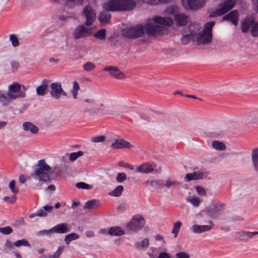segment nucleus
I'll list each match as a JSON object with an SVG mask.
<instances>
[{"instance_id": "1", "label": "nucleus", "mask_w": 258, "mask_h": 258, "mask_svg": "<svg viewBox=\"0 0 258 258\" xmlns=\"http://www.w3.org/2000/svg\"><path fill=\"white\" fill-rule=\"evenodd\" d=\"M136 6L134 0H109L103 4V11L98 19L102 24L108 23L111 18L109 12H125L133 10Z\"/></svg>"}, {"instance_id": "2", "label": "nucleus", "mask_w": 258, "mask_h": 258, "mask_svg": "<svg viewBox=\"0 0 258 258\" xmlns=\"http://www.w3.org/2000/svg\"><path fill=\"white\" fill-rule=\"evenodd\" d=\"M215 25V22H210L206 23L205 25L204 29L202 33H199L197 35V33L199 31V26L198 24H190L187 31L183 32V37L181 38V42L184 44H187L191 38L196 36L198 39V42L199 43L205 44L211 41L212 38V30Z\"/></svg>"}, {"instance_id": "3", "label": "nucleus", "mask_w": 258, "mask_h": 258, "mask_svg": "<svg viewBox=\"0 0 258 258\" xmlns=\"http://www.w3.org/2000/svg\"><path fill=\"white\" fill-rule=\"evenodd\" d=\"M163 27L157 26V24H147L143 27L142 25H136L134 27L122 29V35L127 38L135 39L144 35L147 33L149 35L155 36L162 34Z\"/></svg>"}, {"instance_id": "4", "label": "nucleus", "mask_w": 258, "mask_h": 258, "mask_svg": "<svg viewBox=\"0 0 258 258\" xmlns=\"http://www.w3.org/2000/svg\"><path fill=\"white\" fill-rule=\"evenodd\" d=\"M153 22L157 26H162L163 30L164 26H171L175 21L177 27L184 26L190 21V17L184 13H179L174 15V20L169 17H163L156 16L153 19Z\"/></svg>"}, {"instance_id": "5", "label": "nucleus", "mask_w": 258, "mask_h": 258, "mask_svg": "<svg viewBox=\"0 0 258 258\" xmlns=\"http://www.w3.org/2000/svg\"><path fill=\"white\" fill-rule=\"evenodd\" d=\"M52 174L51 168L44 159H42L38 161L37 168L35 170L32 176L40 181L48 182L50 180V175Z\"/></svg>"}, {"instance_id": "6", "label": "nucleus", "mask_w": 258, "mask_h": 258, "mask_svg": "<svg viewBox=\"0 0 258 258\" xmlns=\"http://www.w3.org/2000/svg\"><path fill=\"white\" fill-rule=\"evenodd\" d=\"M236 4V0H225L219 5V8L215 11H209V17L214 18L222 16L233 9Z\"/></svg>"}, {"instance_id": "7", "label": "nucleus", "mask_w": 258, "mask_h": 258, "mask_svg": "<svg viewBox=\"0 0 258 258\" xmlns=\"http://www.w3.org/2000/svg\"><path fill=\"white\" fill-rule=\"evenodd\" d=\"M144 225V219L140 215H136L127 224V227L129 230L136 231L142 229Z\"/></svg>"}, {"instance_id": "8", "label": "nucleus", "mask_w": 258, "mask_h": 258, "mask_svg": "<svg viewBox=\"0 0 258 258\" xmlns=\"http://www.w3.org/2000/svg\"><path fill=\"white\" fill-rule=\"evenodd\" d=\"M83 15L86 19L85 23L86 25H91L96 18V13L95 10L90 5L87 6L83 10Z\"/></svg>"}, {"instance_id": "9", "label": "nucleus", "mask_w": 258, "mask_h": 258, "mask_svg": "<svg viewBox=\"0 0 258 258\" xmlns=\"http://www.w3.org/2000/svg\"><path fill=\"white\" fill-rule=\"evenodd\" d=\"M21 89V86L18 83H14L9 87V92L8 94V97L11 99H15L17 97H24L25 93H20L18 95H13V93H19Z\"/></svg>"}, {"instance_id": "10", "label": "nucleus", "mask_w": 258, "mask_h": 258, "mask_svg": "<svg viewBox=\"0 0 258 258\" xmlns=\"http://www.w3.org/2000/svg\"><path fill=\"white\" fill-rule=\"evenodd\" d=\"M183 7L187 10L196 9L202 7L205 0H181Z\"/></svg>"}, {"instance_id": "11", "label": "nucleus", "mask_w": 258, "mask_h": 258, "mask_svg": "<svg viewBox=\"0 0 258 258\" xmlns=\"http://www.w3.org/2000/svg\"><path fill=\"white\" fill-rule=\"evenodd\" d=\"M91 31L83 25H79L74 30L73 35L76 39L88 37L91 35Z\"/></svg>"}, {"instance_id": "12", "label": "nucleus", "mask_w": 258, "mask_h": 258, "mask_svg": "<svg viewBox=\"0 0 258 258\" xmlns=\"http://www.w3.org/2000/svg\"><path fill=\"white\" fill-rule=\"evenodd\" d=\"M50 89L51 95L56 99H59L60 95L67 96V93L62 89L60 83H54L51 84Z\"/></svg>"}, {"instance_id": "13", "label": "nucleus", "mask_w": 258, "mask_h": 258, "mask_svg": "<svg viewBox=\"0 0 258 258\" xmlns=\"http://www.w3.org/2000/svg\"><path fill=\"white\" fill-rule=\"evenodd\" d=\"M104 71L109 72L111 76L116 79H122L125 77L124 74L116 67L107 66L104 68Z\"/></svg>"}, {"instance_id": "14", "label": "nucleus", "mask_w": 258, "mask_h": 258, "mask_svg": "<svg viewBox=\"0 0 258 258\" xmlns=\"http://www.w3.org/2000/svg\"><path fill=\"white\" fill-rule=\"evenodd\" d=\"M224 209V205L220 203H215L207 208V212L210 216H213L215 214L222 211Z\"/></svg>"}, {"instance_id": "15", "label": "nucleus", "mask_w": 258, "mask_h": 258, "mask_svg": "<svg viewBox=\"0 0 258 258\" xmlns=\"http://www.w3.org/2000/svg\"><path fill=\"white\" fill-rule=\"evenodd\" d=\"M239 15L237 10L232 11L223 17V21L229 20L235 26L237 25Z\"/></svg>"}, {"instance_id": "16", "label": "nucleus", "mask_w": 258, "mask_h": 258, "mask_svg": "<svg viewBox=\"0 0 258 258\" xmlns=\"http://www.w3.org/2000/svg\"><path fill=\"white\" fill-rule=\"evenodd\" d=\"M111 147L114 149L121 148H131L133 146L128 142L123 139L115 140V142L111 144Z\"/></svg>"}, {"instance_id": "17", "label": "nucleus", "mask_w": 258, "mask_h": 258, "mask_svg": "<svg viewBox=\"0 0 258 258\" xmlns=\"http://www.w3.org/2000/svg\"><path fill=\"white\" fill-rule=\"evenodd\" d=\"M155 165H152L150 163L146 162L140 165L137 168V171L142 173H149L154 170V167Z\"/></svg>"}, {"instance_id": "18", "label": "nucleus", "mask_w": 258, "mask_h": 258, "mask_svg": "<svg viewBox=\"0 0 258 258\" xmlns=\"http://www.w3.org/2000/svg\"><path fill=\"white\" fill-rule=\"evenodd\" d=\"M70 231L68 225L66 223H61L56 225L51 229L50 232L57 233H64Z\"/></svg>"}, {"instance_id": "19", "label": "nucleus", "mask_w": 258, "mask_h": 258, "mask_svg": "<svg viewBox=\"0 0 258 258\" xmlns=\"http://www.w3.org/2000/svg\"><path fill=\"white\" fill-rule=\"evenodd\" d=\"M203 173L199 171H195L192 173H187L185 175V178L186 181L189 182L191 180H199L202 179Z\"/></svg>"}, {"instance_id": "20", "label": "nucleus", "mask_w": 258, "mask_h": 258, "mask_svg": "<svg viewBox=\"0 0 258 258\" xmlns=\"http://www.w3.org/2000/svg\"><path fill=\"white\" fill-rule=\"evenodd\" d=\"M23 129L26 131H30L33 134L38 133L39 129L31 122H25L23 123Z\"/></svg>"}, {"instance_id": "21", "label": "nucleus", "mask_w": 258, "mask_h": 258, "mask_svg": "<svg viewBox=\"0 0 258 258\" xmlns=\"http://www.w3.org/2000/svg\"><path fill=\"white\" fill-rule=\"evenodd\" d=\"M254 20L252 18H247L245 19L241 23V31L243 33H246L248 31L249 27H251L253 24Z\"/></svg>"}, {"instance_id": "22", "label": "nucleus", "mask_w": 258, "mask_h": 258, "mask_svg": "<svg viewBox=\"0 0 258 258\" xmlns=\"http://www.w3.org/2000/svg\"><path fill=\"white\" fill-rule=\"evenodd\" d=\"M48 81L47 80H44L42 83L41 86H38L36 89V92L37 95L39 96H43L45 94L48 87Z\"/></svg>"}, {"instance_id": "23", "label": "nucleus", "mask_w": 258, "mask_h": 258, "mask_svg": "<svg viewBox=\"0 0 258 258\" xmlns=\"http://www.w3.org/2000/svg\"><path fill=\"white\" fill-rule=\"evenodd\" d=\"M101 206L99 201L92 200L86 203L84 208L86 209H96Z\"/></svg>"}, {"instance_id": "24", "label": "nucleus", "mask_w": 258, "mask_h": 258, "mask_svg": "<svg viewBox=\"0 0 258 258\" xmlns=\"http://www.w3.org/2000/svg\"><path fill=\"white\" fill-rule=\"evenodd\" d=\"M212 225H194L192 230L195 233H200L210 230L212 228Z\"/></svg>"}, {"instance_id": "25", "label": "nucleus", "mask_w": 258, "mask_h": 258, "mask_svg": "<svg viewBox=\"0 0 258 258\" xmlns=\"http://www.w3.org/2000/svg\"><path fill=\"white\" fill-rule=\"evenodd\" d=\"M108 233L111 236H121L124 234V231L121 227L115 226L111 227Z\"/></svg>"}, {"instance_id": "26", "label": "nucleus", "mask_w": 258, "mask_h": 258, "mask_svg": "<svg viewBox=\"0 0 258 258\" xmlns=\"http://www.w3.org/2000/svg\"><path fill=\"white\" fill-rule=\"evenodd\" d=\"M213 147L218 150H224L226 149V145L222 142L218 141H214L212 142Z\"/></svg>"}, {"instance_id": "27", "label": "nucleus", "mask_w": 258, "mask_h": 258, "mask_svg": "<svg viewBox=\"0 0 258 258\" xmlns=\"http://www.w3.org/2000/svg\"><path fill=\"white\" fill-rule=\"evenodd\" d=\"M178 12V8L176 6H170L167 7L165 12L168 15H176Z\"/></svg>"}, {"instance_id": "28", "label": "nucleus", "mask_w": 258, "mask_h": 258, "mask_svg": "<svg viewBox=\"0 0 258 258\" xmlns=\"http://www.w3.org/2000/svg\"><path fill=\"white\" fill-rule=\"evenodd\" d=\"M187 200L188 202L192 204L195 207H198L201 202L200 199L196 196L189 197Z\"/></svg>"}, {"instance_id": "29", "label": "nucleus", "mask_w": 258, "mask_h": 258, "mask_svg": "<svg viewBox=\"0 0 258 258\" xmlns=\"http://www.w3.org/2000/svg\"><path fill=\"white\" fill-rule=\"evenodd\" d=\"M78 238V235L75 233H72L66 236L64 241L67 244H69L71 241H72L73 240H76Z\"/></svg>"}, {"instance_id": "30", "label": "nucleus", "mask_w": 258, "mask_h": 258, "mask_svg": "<svg viewBox=\"0 0 258 258\" xmlns=\"http://www.w3.org/2000/svg\"><path fill=\"white\" fill-rule=\"evenodd\" d=\"M251 157L254 166L257 168L258 166V148L253 150Z\"/></svg>"}, {"instance_id": "31", "label": "nucleus", "mask_w": 258, "mask_h": 258, "mask_svg": "<svg viewBox=\"0 0 258 258\" xmlns=\"http://www.w3.org/2000/svg\"><path fill=\"white\" fill-rule=\"evenodd\" d=\"M123 190V187L122 185L117 186L113 191L110 192V195L114 197H119L121 195Z\"/></svg>"}, {"instance_id": "32", "label": "nucleus", "mask_w": 258, "mask_h": 258, "mask_svg": "<svg viewBox=\"0 0 258 258\" xmlns=\"http://www.w3.org/2000/svg\"><path fill=\"white\" fill-rule=\"evenodd\" d=\"M94 37L100 40H104L106 37V30L105 29H101L94 34Z\"/></svg>"}, {"instance_id": "33", "label": "nucleus", "mask_w": 258, "mask_h": 258, "mask_svg": "<svg viewBox=\"0 0 258 258\" xmlns=\"http://www.w3.org/2000/svg\"><path fill=\"white\" fill-rule=\"evenodd\" d=\"M80 89V86L79 83L77 81H74L73 83V87L71 91V92L75 99L77 98L78 95V91Z\"/></svg>"}, {"instance_id": "34", "label": "nucleus", "mask_w": 258, "mask_h": 258, "mask_svg": "<svg viewBox=\"0 0 258 258\" xmlns=\"http://www.w3.org/2000/svg\"><path fill=\"white\" fill-rule=\"evenodd\" d=\"M14 245L16 247H20L21 246H30L29 243L25 239L17 240L14 243Z\"/></svg>"}, {"instance_id": "35", "label": "nucleus", "mask_w": 258, "mask_h": 258, "mask_svg": "<svg viewBox=\"0 0 258 258\" xmlns=\"http://www.w3.org/2000/svg\"><path fill=\"white\" fill-rule=\"evenodd\" d=\"M182 224L180 222L178 221L174 223L172 233L174 234V237H176L180 228Z\"/></svg>"}, {"instance_id": "36", "label": "nucleus", "mask_w": 258, "mask_h": 258, "mask_svg": "<svg viewBox=\"0 0 258 258\" xmlns=\"http://www.w3.org/2000/svg\"><path fill=\"white\" fill-rule=\"evenodd\" d=\"M251 34L253 37L258 36V23L255 21L253 22L251 26V29L250 31Z\"/></svg>"}, {"instance_id": "37", "label": "nucleus", "mask_w": 258, "mask_h": 258, "mask_svg": "<svg viewBox=\"0 0 258 258\" xmlns=\"http://www.w3.org/2000/svg\"><path fill=\"white\" fill-rule=\"evenodd\" d=\"M149 242L148 239H144L141 242L137 244V246L139 248H147L149 246Z\"/></svg>"}, {"instance_id": "38", "label": "nucleus", "mask_w": 258, "mask_h": 258, "mask_svg": "<svg viewBox=\"0 0 258 258\" xmlns=\"http://www.w3.org/2000/svg\"><path fill=\"white\" fill-rule=\"evenodd\" d=\"M83 153L82 151H78L77 152L72 153L70 154L69 159L71 161H74L76 160L79 157L83 155Z\"/></svg>"}, {"instance_id": "39", "label": "nucleus", "mask_w": 258, "mask_h": 258, "mask_svg": "<svg viewBox=\"0 0 258 258\" xmlns=\"http://www.w3.org/2000/svg\"><path fill=\"white\" fill-rule=\"evenodd\" d=\"M10 39L13 46L16 47L19 45L18 39L15 35L11 34L10 36Z\"/></svg>"}, {"instance_id": "40", "label": "nucleus", "mask_w": 258, "mask_h": 258, "mask_svg": "<svg viewBox=\"0 0 258 258\" xmlns=\"http://www.w3.org/2000/svg\"><path fill=\"white\" fill-rule=\"evenodd\" d=\"M76 186L78 188L82 189H91L92 186L85 182H80L76 183Z\"/></svg>"}, {"instance_id": "41", "label": "nucleus", "mask_w": 258, "mask_h": 258, "mask_svg": "<svg viewBox=\"0 0 258 258\" xmlns=\"http://www.w3.org/2000/svg\"><path fill=\"white\" fill-rule=\"evenodd\" d=\"M9 187L14 194H17L19 192L18 188L16 187L15 181L14 180L11 181L10 182Z\"/></svg>"}, {"instance_id": "42", "label": "nucleus", "mask_w": 258, "mask_h": 258, "mask_svg": "<svg viewBox=\"0 0 258 258\" xmlns=\"http://www.w3.org/2000/svg\"><path fill=\"white\" fill-rule=\"evenodd\" d=\"M13 232V229L10 226L0 228V232L4 234H9Z\"/></svg>"}, {"instance_id": "43", "label": "nucleus", "mask_w": 258, "mask_h": 258, "mask_svg": "<svg viewBox=\"0 0 258 258\" xmlns=\"http://www.w3.org/2000/svg\"><path fill=\"white\" fill-rule=\"evenodd\" d=\"M95 68V66L91 62H87L83 66L84 69L87 71H92Z\"/></svg>"}, {"instance_id": "44", "label": "nucleus", "mask_w": 258, "mask_h": 258, "mask_svg": "<svg viewBox=\"0 0 258 258\" xmlns=\"http://www.w3.org/2000/svg\"><path fill=\"white\" fill-rule=\"evenodd\" d=\"M126 176L124 173H118L116 176V180L118 182H122L126 180Z\"/></svg>"}, {"instance_id": "45", "label": "nucleus", "mask_w": 258, "mask_h": 258, "mask_svg": "<svg viewBox=\"0 0 258 258\" xmlns=\"http://www.w3.org/2000/svg\"><path fill=\"white\" fill-rule=\"evenodd\" d=\"M105 139L106 138L104 136L94 137L91 138V141L94 143L103 142L105 140Z\"/></svg>"}, {"instance_id": "46", "label": "nucleus", "mask_w": 258, "mask_h": 258, "mask_svg": "<svg viewBox=\"0 0 258 258\" xmlns=\"http://www.w3.org/2000/svg\"><path fill=\"white\" fill-rule=\"evenodd\" d=\"M196 189L197 190V191L199 195L201 196L206 195V192L205 189L204 187L201 186H197L196 187Z\"/></svg>"}, {"instance_id": "47", "label": "nucleus", "mask_w": 258, "mask_h": 258, "mask_svg": "<svg viewBox=\"0 0 258 258\" xmlns=\"http://www.w3.org/2000/svg\"><path fill=\"white\" fill-rule=\"evenodd\" d=\"M63 250V247L60 246L58 248L57 250L52 255H51L50 257L58 258L59 255L62 252Z\"/></svg>"}, {"instance_id": "48", "label": "nucleus", "mask_w": 258, "mask_h": 258, "mask_svg": "<svg viewBox=\"0 0 258 258\" xmlns=\"http://www.w3.org/2000/svg\"><path fill=\"white\" fill-rule=\"evenodd\" d=\"M4 200L7 203L13 204L16 201L17 198L15 196H12L11 197H5Z\"/></svg>"}, {"instance_id": "49", "label": "nucleus", "mask_w": 258, "mask_h": 258, "mask_svg": "<svg viewBox=\"0 0 258 258\" xmlns=\"http://www.w3.org/2000/svg\"><path fill=\"white\" fill-rule=\"evenodd\" d=\"M146 2L151 5H158L160 4H163L162 0H145Z\"/></svg>"}, {"instance_id": "50", "label": "nucleus", "mask_w": 258, "mask_h": 258, "mask_svg": "<svg viewBox=\"0 0 258 258\" xmlns=\"http://www.w3.org/2000/svg\"><path fill=\"white\" fill-rule=\"evenodd\" d=\"M177 184L178 182L175 181L167 180H166L164 186H166L167 187H170L171 186H175Z\"/></svg>"}, {"instance_id": "51", "label": "nucleus", "mask_w": 258, "mask_h": 258, "mask_svg": "<svg viewBox=\"0 0 258 258\" xmlns=\"http://www.w3.org/2000/svg\"><path fill=\"white\" fill-rule=\"evenodd\" d=\"M176 258H189V255L186 252H179L175 255Z\"/></svg>"}, {"instance_id": "52", "label": "nucleus", "mask_w": 258, "mask_h": 258, "mask_svg": "<svg viewBox=\"0 0 258 258\" xmlns=\"http://www.w3.org/2000/svg\"><path fill=\"white\" fill-rule=\"evenodd\" d=\"M118 165L120 166H123L125 168H129L131 170H133L134 169V167L133 165L128 163H124L123 161L119 162Z\"/></svg>"}, {"instance_id": "53", "label": "nucleus", "mask_w": 258, "mask_h": 258, "mask_svg": "<svg viewBox=\"0 0 258 258\" xmlns=\"http://www.w3.org/2000/svg\"><path fill=\"white\" fill-rule=\"evenodd\" d=\"M14 243L13 244L12 242L9 240H7L5 245L6 249H11L14 248Z\"/></svg>"}, {"instance_id": "54", "label": "nucleus", "mask_w": 258, "mask_h": 258, "mask_svg": "<svg viewBox=\"0 0 258 258\" xmlns=\"http://www.w3.org/2000/svg\"><path fill=\"white\" fill-rule=\"evenodd\" d=\"M104 107L103 104H99L96 105L95 107V110L93 111L94 113L102 112V108Z\"/></svg>"}, {"instance_id": "55", "label": "nucleus", "mask_w": 258, "mask_h": 258, "mask_svg": "<svg viewBox=\"0 0 258 258\" xmlns=\"http://www.w3.org/2000/svg\"><path fill=\"white\" fill-rule=\"evenodd\" d=\"M35 215L39 217H44L47 216V213L44 212L43 210L40 209L37 211Z\"/></svg>"}, {"instance_id": "56", "label": "nucleus", "mask_w": 258, "mask_h": 258, "mask_svg": "<svg viewBox=\"0 0 258 258\" xmlns=\"http://www.w3.org/2000/svg\"><path fill=\"white\" fill-rule=\"evenodd\" d=\"M68 4L69 3H74L78 5H82L84 0H66Z\"/></svg>"}, {"instance_id": "57", "label": "nucleus", "mask_w": 258, "mask_h": 258, "mask_svg": "<svg viewBox=\"0 0 258 258\" xmlns=\"http://www.w3.org/2000/svg\"><path fill=\"white\" fill-rule=\"evenodd\" d=\"M158 258H170V256L168 253L163 252L159 254Z\"/></svg>"}, {"instance_id": "58", "label": "nucleus", "mask_w": 258, "mask_h": 258, "mask_svg": "<svg viewBox=\"0 0 258 258\" xmlns=\"http://www.w3.org/2000/svg\"><path fill=\"white\" fill-rule=\"evenodd\" d=\"M243 234H245L247 237H251L253 235L258 234V232H255L253 233L250 232H243Z\"/></svg>"}, {"instance_id": "59", "label": "nucleus", "mask_w": 258, "mask_h": 258, "mask_svg": "<svg viewBox=\"0 0 258 258\" xmlns=\"http://www.w3.org/2000/svg\"><path fill=\"white\" fill-rule=\"evenodd\" d=\"M53 208V207L52 206H45L44 207H43L44 210L48 212H51Z\"/></svg>"}, {"instance_id": "60", "label": "nucleus", "mask_w": 258, "mask_h": 258, "mask_svg": "<svg viewBox=\"0 0 258 258\" xmlns=\"http://www.w3.org/2000/svg\"><path fill=\"white\" fill-rule=\"evenodd\" d=\"M26 180V177L23 175H21L19 176V181L21 183H24Z\"/></svg>"}, {"instance_id": "61", "label": "nucleus", "mask_w": 258, "mask_h": 258, "mask_svg": "<svg viewBox=\"0 0 258 258\" xmlns=\"http://www.w3.org/2000/svg\"><path fill=\"white\" fill-rule=\"evenodd\" d=\"M47 189L50 191H54L55 190V187L54 185H50L47 187Z\"/></svg>"}, {"instance_id": "62", "label": "nucleus", "mask_w": 258, "mask_h": 258, "mask_svg": "<svg viewBox=\"0 0 258 258\" xmlns=\"http://www.w3.org/2000/svg\"><path fill=\"white\" fill-rule=\"evenodd\" d=\"M155 239L156 240L159 241V240H163L164 238L162 235H161L160 234H158L155 236Z\"/></svg>"}, {"instance_id": "63", "label": "nucleus", "mask_w": 258, "mask_h": 258, "mask_svg": "<svg viewBox=\"0 0 258 258\" xmlns=\"http://www.w3.org/2000/svg\"><path fill=\"white\" fill-rule=\"evenodd\" d=\"M41 233L43 234H50L53 233V232H50V229L49 230H43L40 232Z\"/></svg>"}, {"instance_id": "64", "label": "nucleus", "mask_w": 258, "mask_h": 258, "mask_svg": "<svg viewBox=\"0 0 258 258\" xmlns=\"http://www.w3.org/2000/svg\"><path fill=\"white\" fill-rule=\"evenodd\" d=\"M7 124L6 121H0V129L4 127Z\"/></svg>"}]
</instances>
